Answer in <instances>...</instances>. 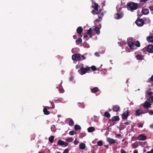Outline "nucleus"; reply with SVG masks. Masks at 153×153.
Here are the masks:
<instances>
[{"label": "nucleus", "mask_w": 153, "mask_h": 153, "mask_svg": "<svg viewBox=\"0 0 153 153\" xmlns=\"http://www.w3.org/2000/svg\"><path fill=\"white\" fill-rule=\"evenodd\" d=\"M138 4L134 2H130L127 4V7L129 10L132 11L137 9L138 8Z\"/></svg>", "instance_id": "obj_1"}, {"label": "nucleus", "mask_w": 153, "mask_h": 153, "mask_svg": "<svg viewBox=\"0 0 153 153\" xmlns=\"http://www.w3.org/2000/svg\"><path fill=\"white\" fill-rule=\"evenodd\" d=\"M91 7L94 8L91 11V13L94 15H95L96 11L98 10V8L99 7L98 4L96 3L95 2H93L92 4Z\"/></svg>", "instance_id": "obj_2"}, {"label": "nucleus", "mask_w": 153, "mask_h": 153, "mask_svg": "<svg viewBox=\"0 0 153 153\" xmlns=\"http://www.w3.org/2000/svg\"><path fill=\"white\" fill-rule=\"evenodd\" d=\"M90 68L88 67H87L86 68L82 67L78 71V72L80 74L83 75L86 74L88 71H90Z\"/></svg>", "instance_id": "obj_3"}, {"label": "nucleus", "mask_w": 153, "mask_h": 153, "mask_svg": "<svg viewBox=\"0 0 153 153\" xmlns=\"http://www.w3.org/2000/svg\"><path fill=\"white\" fill-rule=\"evenodd\" d=\"M72 59L73 61H79L81 60V54L79 53L75 54L72 55Z\"/></svg>", "instance_id": "obj_4"}, {"label": "nucleus", "mask_w": 153, "mask_h": 153, "mask_svg": "<svg viewBox=\"0 0 153 153\" xmlns=\"http://www.w3.org/2000/svg\"><path fill=\"white\" fill-rule=\"evenodd\" d=\"M105 13L104 11H102V9H100L99 10H98L97 11H96V15L97 14L98 16V17L99 18L100 17L102 18L104 15Z\"/></svg>", "instance_id": "obj_5"}, {"label": "nucleus", "mask_w": 153, "mask_h": 153, "mask_svg": "<svg viewBox=\"0 0 153 153\" xmlns=\"http://www.w3.org/2000/svg\"><path fill=\"white\" fill-rule=\"evenodd\" d=\"M135 23L137 26H142L144 24V22L142 19H139L136 20Z\"/></svg>", "instance_id": "obj_6"}, {"label": "nucleus", "mask_w": 153, "mask_h": 153, "mask_svg": "<svg viewBox=\"0 0 153 153\" xmlns=\"http://www.w3.org/2000/svg\"><path fill=\"white\" fill-rule=\"evenodd\" d=\"M128 46L130 48L132 49H134L136 48V46L135 43L131 41H129L128 43Z\"/></svg>", "instance_id": "obj_7"}, {"label": "nucleus", "mask_w": 153, "mask_h": 153, "mask_svg": "<svg viewBox=\"0 0 153 153\" xmlns=\"http://www.w3.org/2000/svg\"><path fill=\"white\" fill-rule=\"evenodd\" d=\"M129 116V114L128 110L124 111L122 115V118L123 120L127 119Z\"/></svg>", "instance_id": "obj_8"}, {"label": "nucleus", "mask_w": 153, "mask_h": 153, "mask_svg": "<svg viewBox=\"0 0 153 153\" xmlns=\"http://www.w3.org/2000/svg\"><path fill=\"white\" fill-rule=\"evenodd\" d=\"M57 144L59 146H63L64 147H66L68 146V143H67L61 140H59L57 142Z\"/></svg>", "instance_id": "obj_9"}, {"label": "nucleus", "mask_w": 153, "mask_h": 153, "mask_svg": "<svg viewBox=\"0 0 153 153\" xmlns=\"http://www.w3.org/2000/svg\"><path fill=\"white\" fill-rule=\"evenodd\" d=\"M146 51L150 53H153V45H148L147 47Z\"/></svg>", "instance_id": "obj_10"}, {"label": "nucleus", "mask_w": 153, "mask_h": 153, "mask_svg": "<svg viewBox=\"0 0 153 153\" xmlns=\"http://www.w3.org/2000/svg\"><path fill=\"white\" fill-rule=\"evenodd\" d=\"M146 136L144 135V134H141L138 137V138L139 140H146Z\"/></svg>", "instance_id": "obj_11"}, {"label": "nucleus", "mask_w": 153, "mask_h": 153, "mask_svg": "<svg viewBox=\"0 0 153 153\" xmlns=\"http://www.w3.org/2000/svg\"><path fill=\"white\" fill-rule=\"evenodd\" d=\"M151 104L149 102L146 101L144 103L143 107L145 108H148L151 107Z\"/></svg>", "instance_id": "obj_12"}, {"label": "nucleus", "mask_w": 153, "mask_h": 153, "mask_svg": "<svg viewBox=\"0 0 153 153\" xmlns=\"http://www.w3.org/2000/svg\"><path fill=\"white\" fill-rule=\"evenodd\" d=\"M114 18L116 19H119L123 17V15L122 14L117 13L114 15Z\"/></svg>", "instance_id": "obj_13"}, {"label": "nucleus", "mask_w": 153, "mask_h": 153, "mask_svg": "<svg viewBox=\"0 0 153 153\" xmlns=\"http://www.w3.org/2000/svg\"><path fill=\"white\" fill-rule=\"evenodd\" d=\"M107 141L111 144L114 143L116 142L114 140L109 138H108L107 139Z\"/></svg>", "instance_id": "obj_14"}, {"label": "nucleus", "mask_w": 153, "mask_h": 153, "mask_svg": "<svg viewBox=\"0 0 153 153\" xmlns=\"http://www.w3.org/2000/svg\"><path fill=\"white\" fill-rule=\"evenodd\" d=\"M83 31V29L81 27H78L76 30V32L79 35H81Z\"/></svg>", "instance_id": "obj_15"}, {"label": "nucleus", "mask_w": 153, "mask_h": 153, "mask_svg": "<svg viewBox=\"0 0 153 153\" xmlns=\"http://www.w3.org/2000/svg\"><path fill=\"white\" fill-rule=\"evenodd\" d=\"M120 119V118L118 116H114L112 117L111 120L113 122H115L116 121H119Z\"/></svg>", "instance_id": "obj_16"}, {"label": "nucleus", "mask_w": 153, "mask_h": 153, "mask_svg": "<svg viewBox=\"0 0 153 153\" xmlns=\"http://www.w3.org/2000/svg\"><path fill=\"white\" fill-rule=\"evenodd\" d=\"M120 106L117 105H116L113 106V110L115 112H118L120 109Z\"/></svg>", "instance_id": "obj_17"}, {"label": "nucleus", "mask_w": 153, "mask_h": 153, "mask_svg": "<svg viewBox=\"0 0 153 153\" xmlns=\"http://www.w3.org/2000/svg\"><path fill=\"white\" fill-rule=\"evenodd\" d=\"M99 89L97 87H94L91 89V92L93 93H97L99 91Z\"/></svg>", "instance_id": "obj_18"}, {"label": "nucleus", "mask_w": 153, "mask_h": 153, "mask_svg": "<svg viewBox=\"0 0 153 153\" xmlns=\"http://www.w3.org/2000/svg\"><path fill=\"white\" fill-rule=\"evenodd\" d=\"M142 113V110L140 108L137 109L136 111V116H140Z\"/></svg>", "instance_id": "obj_19"}, {"label": "nucleus", "mask_w": 153, "mask_h": 153, "mask_svg": "<svg viewBox=\"0 0 153 153\" xmlns=\"http://www.w3.org/2000/svg\"><path fill=\"white\" fill-rule=\"evenodd\" d=\"M142 13L144 15H147L149 13V10L147 9H143L142 10Z\"/></svg>", "instance_id": "obj_20"}, {"label": "nucleus", "mask_w": 153, "mask_h": 153, "mask_svg": "<svg viewBox=\"0 0 153 153\" xmlns=\"http://www.w3.org/2000/svg\"><path fill=\"white\" fill-rule=\"evenodd\" d=\"M92 30L91 28H89V29L87 31V34L90 35V38L92 37L94 35H92Z\"/></svg>", "instance_id": "obj_21"}, {"label": "nucleus", "mask_w": 153, "mask_h": 153, "mask_svg": "<svg viewBox=\"0 0 153 153\" xmlns=\"http://www.w3.org/2000/svg\"><path fill=\"white\" fill-rule=\"evenodd\" d=\"M137 59L138 60H143L144 59V57L143 55L138 54L136 56Z\"/></svg>", "instance_id": "obj_22"}, {"label": "nucleus", "mask_w": 153, "mask_h": 153, "mask_svg": "<svg viewBox=\"0 0 153 153\" xmlns=\"http://www.w3.org/2000/svg\"><path fill=\"white\" fill-rule=\"evenodd\" d=\"M147 40L149 42H153V36H148L147 37Z\"/></svg>", "instance_id": "obj_23"}, {"label": "nucleus", "mask_w": 153, "mask_h": 153, "mask_svg": "<svg viewBox=\"0 0 153 153\" xmlns=\"http://www.w3.org/2000/svg\"><path fill=\"white\" fill-rule=\"evenodd\" d=\"M79 147L80 149H84L85 147V144L83 143H80L79 145Z\"/></svg>", "instance_id": "obj_24"}, {"label": "nucleus", "mask_w": 153, "mask_h": 153, "mask_svg": "<svg viewBox=\"0 0 153 153\" xmlns=\"http://www.w3.org/2000/svg\"><path fill=\"white\" fill-rule=\"evenodd\" d=\"M43 111L45 114L48 115L50 114V112L47 110L46 108H44Z\"/></svg>", "instance_id": "obj_25"}, {"label": "nucleus", "mask_w": 153, "mask_h": 153, "mask_svg": "<svg viewBox=\"0 0 153 153\" xmlns=\"http://www.w3.org/2000/svg\"><path fill=\"white\" fill-rule=\"evenodd\" d=\"M95 130V128L93 127H91L88 128V131L89 132H92L94 131Z\"/></svg>", "instance_id": "obj_26"}, {"label": "nucleus", "mask_w": 153, "mask_h": 153, "mask_svg": "<svg viewBox=\"0 0 153 153\" xmlns=\"http://www.w3.org/2000/svg\"><path fill=\"white\" fill-rule=\"evenodd\" d=\"M102 19V18L100 17L98 18V19H96L94 21V23L95 25L96 24V23L99 22Z\"/></svg>", "instance_id": "obj_27"}, {"label": "nucleus", "mask_w": 153, "mask_h": 153, "mask_svg": "<svg viewBox=\"0 0 153 153\" xmlns=\"http://www.w3.org/2000/svg\"><path fill=\"white\" fill-rule=\"evenodd\" d=\"M100 30L99 28L96 27L94 28V30L96 32V34L97 35H99L100 33Z\"/></svg>", "instance_id": "obj_28"}, {"label": "nucleus", "mask_w": 153, "mask_h": 153, "mask_svg": "<svg viewBox=\"0 0 153 153\" xmlns=\"http://www.w3.org/2000/svg\"><path fill=\"white\" fill-rule=\"evenodd\" d=\"M54 139V136H51L49 138V140L50 141V142L51 143H52L53 142Z\"/></svg>", "instance_id": "obj_29"}, {"label": "nucleus", "mask_w": 153, "mask_h": 153, "mask_svg": "<svg viewBox=\"0 0 153 153\" xmlns=\"http://www.w3.org/2000/svg\"><path fill=\"white\" fill-rule=\"evenodd\" d=\"M81 129V127L80 126L78 125H75L74 126V129L75 131H77L80 130Z\"/></svg>", "instance_id": "obj_30"}, {"label": "nucleus", "mask_w": 153, "mask_h": 153, "mask_svg": "<svg viewBox=\"0 0 153 153\" xmlns=\"http://www.w3.org/2000/svg\"><path fill=\"white\" fill-rule=\"evenodd\" d=\"M69 125L71 126H74V123L72 119H71L69 121L68 123Z\"/></svg>", "instance_id": "obj_31"}, {"label": "nucleus", "mask_w": 153, "mask_h": 153, "mask_svg": "<svg viewBox=\"0 0 153 153\" xmlns=\"http://www.w3.org/2000/svg\"><path fill=\"white\" fill-rule=\"evenodd\" d=\"M82 39L81 38H79L76 40V44L78 43L80 44L82 43Z\"/></svg>", "instance_id": "obj_32"}, {"label": "nucleus", "mask_w": 153, "mask_h": 153, "mask_svg": "<svg viewBox=\"0 0 153 153\" xmlns=\"http://www.w3.org/2000/svg\"><path fill=\"white\" fill-rule=\"evenodd\" d=\"M104 116L105 117L109 118L110 117V114L108 112H105L104 113Z\"/></svg>", "instance_id": "obj_33"}, {"label": "nucleus", "mask_w": 153, "mask_h": 153, "mask_svg": "<svg viewBox=\"0 0 153 153\" xmlns=\"http://www.w3.org/2000/svg\"><path fill=\"white\" fill-rule=\"evenodd\" d=\"M74 139L72 137H69L68 138H67L66 139V141L68 142H71L73 141Z\"/></svg>", "instance_id": "obj_34"}, {"label": "nucleus", "mask_w": 153, "mask_h": 153, "mask_svg": "<svg viewBox=\"0 0 153 153\" xmlns=\"http://www.w3.org/2000/svg\"><path fill=\"white\" fill-rule=\"evenodd\" d=\"M88 68H90V71H91V69L93 71L97 70V68L94 66H92L91 67H88Z\"/></svg>", "instance_id": "obj_35"}, {"label": "nucleus", "mask_w": 153, "mask_h": 153, "mask_svg": "<svg viewBox=\"0 0 153 153\" xmlns=\"http://www.w3.org/2000/svg\"><path fill=\"white\" fill-rule=\"evenodd\" d=\"M153 82V74L152 76L151 77L149 78L147 81L148 82H149L150 83H151L152 82Z\"/></svg>", "instance_id": "obj_36"}, {"label": "nucleus", "mask_w": 153, "mask_h": 153, "mask_svg": "<svg viewBox=\"0 0 153 153\" xmlns=\"http://www.w3.org/2000/svg\"><path fill=\"white\" fill-rule=\"evenodd\" d=\"M135 45L136 46V48L137 47H140V43L138 41H137L136 42Z\"/></svg>", "instance_id": "obj_37"}, {"label": "nucleus", "mask_w": 153, "mask_h": 153, "mask_svg": "<svg viewBox=\"0 0 153 153\" xmlns=\"http://www.w3.org/2000/svg\"><path fill=\"white\" fill-rule=\"evenodd\" d=\"M124 124L122 126L123 127V128H125L126 127V126L128 125L129 124V123L128 122H126L124 123Z\"/></svg>", "instance_id": "obj_38"}, {"label": "nucleus", "mask_w": 153, "mask_h": 153, "mask_svg": "<svg viewBox=\"0 0 153 153\" xmlns=\"http://www.w3.org/2000/svg\"><path fill=\"white\" fill-rule=\"evenodd\" d=\"M97 144L99 146H102V141L100 140L98 141L97 143Z\"/></svg>", "instance_id": "obj_39"}, {"label": "nucleus", "mask_w": 153, "mask_h": 153, "mask_svg": "<svg viewBox=\"0 0 153 153\" xmlns=\"http://www.w3.org/2000/svg\"><path fill=\"white\" fill-rule=\"evenodd\" d=\"M76 132H75L74 131H71L69 132V134L70 135H73L75 134H76Z\"/></svg>", "instance_id": "obj_40"}, {"label": "nucleus", "mask_w": 153, "mask_h": 153, "mask_svg": "<svg viewBox=\"0 0 153 153\" xmlns=\"http://www.w3.org/2000/svg\"><path fill=\"white\" fill-rule=\"evenodd\" d=\"M149 101L150 102H153V96H151L149 99Z\"/></svg>", "instance_id": "obj_41"}, {"label": "nucleus", "mask_w": 153, "mask_h": 153, "mask_svg": "<svg viewBox=\"0 0 153 153\" xmlns=\"http://www.w3.org/2000/svg\"><path fill=\"white\" fill-rule=\"evenodd\" d=\"M153 92H148V91L147 92V95H149V96H151L152 94V93Z\"/></svg>", "instance_id": "obj_42"}, {"label": "nucleus", "mask_w": 153, "mask_h": 153, "mask_svg": "<svg viewBox=\"0 0 153 153\" xmlns=\"http://www.w3.org/2000/svg\"><path fill=\"white\" fill-rule=\"evenodd\" d=\"M143 124H137V125L139 128H142L143 126Z\"/></svg>", "instance_id": "obj_43"}, {"label": "nucleus", "mask_w": 153, "mask_h": 153, "mask_svg": "<svg viewBox=\"0 0 153 153\" xmlns=\"http://www.w3.org/2000/svg\"><path fill=\"white\" fill-rule=\"evenodd\" d=\"M69 151V149H66L64 151L63 153H68Z\"/></svg>", "instance_id": "obj_44"}, {"label": "nucleus", "mask_w": 153, "mask_h": 153, "mask_svg": "<svg viewBox=\"0 0 153 153\" xmlns=\"http://www.w3.org/2000/svg\"><path fill=\"white\" fill-rule=\"evenodd\" d=\"M79 143V142L78 141L76 140L74 142V143L75 145H77Z\"/></svg>", "instance_id": "obj_45"}, {"label": "nucleus", "mask_w": 153, "mask_h": 153, "mask_svg": "<svg viewBox=\"0 0 153 153\" xmlns=\"http://www.w3.org/2000/svg\"><path fill=\"white\" fill-rule=\"evenodd\" d=\"M121 153H126V152L123 149L120 150Z\"/></svg>", "instance_id": "obj_46"}, {"label": "nucleus", "mask_w": 153, "mask_h": 153, "mask_svg": "<svg viewBox=\"0 0 153 153\" xmlns=\"http://www.w3.org/2000/svg\"><path fill=\"white\" fill-rule=\"evenodd\" d=\"M81 56V57L82 58V59H81V60L85 59H86L84 55H82Z\"/></svg>", "instance_id": "obj_47"}, {"label": "nucleus", "mask_w": 153, "mask_h": 153, "mask_svg": "<svg viewBox=\"0 0 153 153\" xmlns=\"http://www.w3.org/2000/svg\"><path fill=\"white\" fill-rule=\"evenodd\" d=\"M59 90L60 92L61 93H63L64 92V91L63 88H60Z\"/></svg>", "instance_id": "obj_48"}, {"label": "nucleus", "mask_w": 153, "mask_h": 153, "mask_svg": "<svg viewBox=\"0 0 153 153\" xmlns=\"http://www.w3.org/2000/svg\"><path fill=\"white\" fill-rule=\"evenodd\" d=\"M81 67V66L80 65H76V69H78L79 68Z\"/></svg>", "instance_id": "obj_49"}, {"label": "nucleus", "mask_w": 153, "mask_h": 153, "mask_svg": "<svg viewBox=\"0 0 153 153\" xmlns=\"http://www.w3.org/2000/svg\"><path fill=\"white\" fill-rule=\"evenodd\" d=\"M149 113L150 115L153 114V111L152 110H150L149 112Z\"/></svg>", "instance_id": "obj_50"}, {"label": "nucleus", "mask_w": 153, "mask_h": 153, "mask_svg": "<svg viewBox=\"0 0 153 153\" xmlns=\"http://www.w3.org/2000/svg\"><path fill=\"white\" fill-rule=\"evenodd\" d=\"M96 27H97L98 28H99V29H100L101 27V24H99V25L98 26H97Z\"/></svg>", "instance_id": "obj_51"}, {"label": "nucleus", "mask_w": 153, "mask_h": 153, "mask_svg": "<svg viewBox=\"0 0 153 153\" xmlns=\"http://www.w3.org/2000/svg\"><path fill=\"white\" fill-rule=\"evenodd\" d=\"M94 55L97 56H100L99 54V53L98 52L95 53H94Z\"/></svg>", "instance_id": "obj_52"}, {"label": "nucleus", "mask_w": 153, "mask_h": 153, "mask_svg": "<svg viewBox=\"0 0 153 153\" xmlns=\"http://www.w3.org/2000/svg\"><path fill=\"white\" fill-rule=\"evenodd\" d=\"M149 8L151 11H153V6H150Z\"/></svg>", "instance_id": "obj_53"}, {"label": "nucleus", "mask_w": 153, "mask_h": 153, "mask_svg": "<svg viewBox=\"0 0 153 153\" xmlns=\"http://www.w3.org/2000/svg\"><path fill=\"white\" fill-rule=\"evenodd\" d=\"M88 37V36L87 35H85L84 36V38L86 39V40H87Z\"/></svg>", "instance_id": "obj_54"}, {"label": "nucleus", "mask_w": 153, "mask_h": 153, "mask_svg": "<svg viewBox=\"0 0 153 153\" xmlns=\"http://www.w3.org/2000/svg\"><path fill=\"white\" fill-rule=\"evenodd\" d=\"M73 38L74 39H76L77 38V36H76L75 35H74L73 36Z\"/></svg>", "instance_id": "obj_55"}, {"label": "nucleus", "mask_w": 153, "mask_h": 153, "mask_svg": "<svg viewBox=\"0 0 153 153\" xmlns=\"http://www.w3.org/2000/svg\"><path fill=\"white\" fill-rule=\"evenodd\" d=\"M104 146L106 149H108V146L107 145H105Z\"/></svg>", "instance_id": "obj_56"}, {"label": "nucleus", "mask_w": 153, "mask_h": 153, "mask_svg": "<svg viewBox=\"0 0 153 153\" xmlns=\"http://www.w3.org/2000/svg\"><path fill=\"white\" fill-rule=\"evenodd\" d=\"M150 127L152 128H153V124L150 125Z\"/></svg>", "instance_id": "obj_57"}, {"label": "nucleus", "mask_w": 153, "mask_h": 153, "mask_svg": "<svg viewBox=\"0 0 153 153\" xmlns=\"http://www.w3.org/2000/svg\"><path fill=\"white\" fill-rule=\"evenodd\" d=\"M133 153H138V151L137 150H136Z\"/></svg>", "instance_id": "obj_58"}, {"label": "nucleus", "mask_w": 153, "mask_h": 153, "mask_svg": "<svg viewBox=\"0 0 153 153\" xmlns=\"http://www.w3.org/2000/svg\"><path fill=\"white\" fill-rule=\"evenodd\" d=\"M73 79V77H71L70 78V80L71 81H72V80Z\"/></svg>", "instance_id": "obj_59"}, {"label": "nucleus", "mask_w": 153, "mask_h": 153, "mask_svg": "<svg viewBox=\"0 0 153 153\" xmlns=\"http://www.w3.org/2000/svg\"><path fill=\"white\" fill-rule=\"evenodd\" d=\"M151 151L152 152V153H153V149H152Z\"/></svg>", "instance_id": "obj_60"}, {"label": "nucleus", "mask_w": 153, "mask_h": 153, "mask_svg": "<svg viewBox=\"0 0 153 153\" xmlns=\"http://www.w3.org/2000/svg\"><path fill=\"white\" fill-rule=\"evenodd\" d=\"M146 153H152V152L151 151V152L149 151V152H147Z\"/></svg>", "instance_id": "obj_61"}, {"label": "nucleus", "mask_w": 153, "mask_h": 153, "mask_svg": "<svg viewBox=\"0 0 153 153\" xmlns=\"http://www.w3.org/2000/svg\"><path fill=\"white\" fill-rule=\"evenodd\" d=\"M54 108V106H53L52 107V108Z\"/></svg>", "instance_id": "obj_62"}, {"label": "nucleus", "mask_w": 153, "mask_h": 153, "mask_svg": "<svg viewBox=\"0 0 153 153\" xmlns=\"http://www.w3.org/2000/svg\"><path fill=\"white\" fill-rule=\"evenodd\" d=\"M51 108V107H48V109H49V108Z\"/></svg>", "instance_id": "obj_63"}, {"label": "nucleus", "mask_w": 153, "mask_h": 153, "mask_svg": "<svg viewBox=\"0 0 153 153\" xmlns=\"http://www.w3.org/2000/svg\"><path fill=\"white\" fill-rule=\"evenodd\" d=\"M57 153H61V152H58Z\"/></svg>", "instance_id": "obj_64"}]
</instances>
